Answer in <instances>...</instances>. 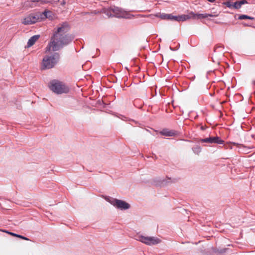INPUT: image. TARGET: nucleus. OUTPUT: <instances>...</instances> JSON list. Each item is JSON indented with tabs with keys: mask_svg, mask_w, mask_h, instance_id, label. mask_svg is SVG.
Segmentation results:
<instances>
[{
	"mask_svg": "<svg viewBox=\"0 0 255 255\" xmlns=\"http://www.w3.org/2000/svg\"><path fill=\"white\" fill-rule=\"evenodd\" d=\"M70 29L69 24L67 22H63L58 27L51 41L46 48L45 52L50 51L51 49L53 51H58L64 45H67L72 40V37L66 34Z\"/></svg>",
	"mask_w": 255,
	"mask_h": 255,
	"instance_id": "obj_1",
	"label": "nucleus"
},
{
	"mask_svg": "<svg viewBox=\"0 0 255 255\" xmlns=\"http://www.w3.org/2000/svg\"><path fill=\"white\" fill-rule=\"evenodd\" d=\"M193 151L196 154H199L201 151V148L200 146L196 145L192 148Z\"/></svg>",
	"mask_w": 255,
	"mask_h": 255,
	"instance_id": "obj_16",
	"label": "nucleus"
},
{
	"mask_svg": "<svg viewBox=\"0 0 255 255\" xmlns=\"http://www.w3.org/2000/svg\"><path fill=\"white\" fill-rule=\"evenodd\" d=\"M238 19H240V20L244 19H249L253 20V19H254V17L248 16L247 15L242 14L239 16Z\"/></svg>",
	"mask_w": 255,
	"mask_h": 255,
	"instance_id": "obj_17",
	"label": "nucleus"
},
{
	"mask_svg": "<svg viewBox=\"0 0 255 255\" xmlns=\"http://www.w3.org/2000/svg\"><path fill=\"white\" fill-rule=\"evenodd\" d=\"M136 240L147 245L152 246L157 245L161 242V240L154 237H145L143 236H137Z\"/></svg>",
	"mask_w": 255,
	"mask_h": 255,
	"instance_id": "obj_7",
	"label": "nucleus"
},
{
	"mask_svg": "<svg viewBox=\"0 0 255 255\" xmlns=\"http://www.w3.org/2000/svg\"><path fill=\"white\" fill-rule=\"evenodd\" d=\"M224 49V47L222 44L216 45L214 48L215 56L219 57L223 56Z\"/></svg>",
	"mask_w": 255,
	"mask_h": 255,
	"instance_id": "obj_10",
	"label": "nucleus"
},
{
	"mask_svg": "<svg viewBox=\"0 0 255 255\" xmlns=\"http://www.w3.org/2000/svg\"><path fill=\"white\" fill-rule=\"evenodd\" d=\"M59 54L58 53H54L51 55L45 56L42 60V67L43 69L53 68L58 62Z\"/></svg>",
	"mask_w": 255,
	"mask_h": 255,
	"instance_id": "obj_4",
	"label": "nucleus"
},
{
	"mask_svg": "<svg viewBox=\"0 0 255 255\" xmlns=\"http://www.w3.org/2000/svg\"><path fill=\"white\" fill-rule=\"evenodd\" d=\"M102 12L105 13L108 17L130 18L129 14L122 9L115 6H112L109 8H104L102 10Z\"/></svg>",
	"mask_w": 255,
	"mask_h": 255,
	"instance_id": "obj_2",
	"label": "nucleus"
},
{
	"mask_svg": "<svg viewBox=\"0 0 255 255\" xmlns=\"http://www.w3.org/2000/svg\"><path fill=\"white\" fill-rule=\"evenodd\" d=\"M149 16H152V14H150Z\"/></svg>",
	"mask_w": 255,
	"mask_h": 255,
	"instance_id": "obj_26",
	"label": "nucleus"
},
{
	"mask_svg": "<svg viewBox=\"0 0 255 255\" xmlns=\"http://www.w3.org/2000/svg\"><path fill=\"white\" fill-rule=\"evenodd\" d=\"M201 142H206L209 143H217V144H223L224 140H222L218 136H210L200 139Z\"/></svg>",
	"mask_w": 255,
	"mask_h": 255,
	"instance_id": "obj_9",
	"label": "nucleus"
},
{
	"mask_svg": "<svg viewBox=\"0 0 255 255\" xmlns=\"http://www.w3.org/2000/svg\"><path fill=\"white\" fill-rule=\"evenodd\" d=\"M155 16L157 17H159L162 19H166L168 20L169 14L165 13H158L154 15Z\"/></svg>",
	"mask_w": 255,
	"mask_h": 255,
	"instance_id": "obj_14",
	"label": "nucleus"
},
{
	"mask_svg": "<svg viewBox=\"0 0 255 255\" xmlns=\"http://www.w3.org/2000/svg\"><path fill=\"white\" fill-rule=\"evenodd\" d=\"M233 5V8L236 9H238L240 8L242 6V5L240 2V1H237L235 2H234V4Z\"/></svg>",
	"mask_w": 255,
	"mask_h": 255,
	"instance_id": "obj_18",
	"label": "nucleus"
},
{
	"mask_svg": "<svg viewBox=\"0 0 255 255\" xmlns=\"http://www.w3.org/2000/svg\"><path fill=\"white\" fill-rule=\"evenodd\" d=\"M39 13H32L26 16L22 21L24 25H30L40 20Z\"/></svg>",
	"mask_w": 255,
	"mask_h": 255,
	"instance_id": "obj_8",
	"label": "nucleus"
},
{
	"mask_svg": "<svg viewBox=\"0 0 255 255\" xmlns=\"http://www.w3.org/2000/svg\"><path fill=\"white\" fill-rule=\"evenodd\" d=\"M39 14L40 17H41L40 20L46 18H52V12L50 11H44L42 13H39Z\"/></svg>",
	"mask_w": 255,
	"mask_h": 255,
	"instance_id": "obj_13",
	"label": "nucleus"
},
{
	"mask_svg": "<svg viewBox=\"0 0 255 255\" xmlns=\"http://www.w3.org/2000/svg\"><path fill=\"white\" fill-rule=\"evenodd\" d=\"M106 200L116 208L120 210H127L130 208V205L126 202L111 197H107Z\"/></svg>",
	"mask_w": 255,
	"mask_h": 255,
	"instance_id": "obj_6",
	"label": "nucleus"
},
{
	"mask_svg": "<svg viewBox=\"0 0 255 255\" xmlns=\"http://www.w3.org/2000/svg\"><path fill=\"white\" fill-rule=\"evenodd\" d=\"M244 25H246V26H251V24H245V23H244Z\"/></svg>",
	"mask_w": 255,
	"mask_h": 255,
	"instance_id": "obj_25",
	"label": "nucleus"
},
{
	"mask_svg": "<svg viewBox=\"0 0 255 255\" xmlns=\"http://www.w3.org/2000/svg\"><path fill=\"white\" fill-rule=\"evenodd\" d=\"M3 232H4L5 233H8V234L13 236L16 237L21 238L22 239H23V240H27V241L29 240V239L25 237L24 236H22L21 235H18V234H15V233H13L9 232H8V231H4Z\"/></svg>",
	"mask_w": 255,
	"mask_h": 255,
	"instance_id": "obj_15",
	"label": "nucleus"
},
{
	"mask_svg": "<svg viewBox=\"0 0 255 255\" xmlns=\"http://www.w3.org/2000/svg\"><path fill=\"white\" fill-rule=\"evenodd\" d=\"M232 144H233L235 146H237L238 147H239L240 148H242V147H246V146H244V145H243L242 144L238 143L232 142Z\"/></svg>",
	"mask_w": 255,
	"mask_h": 255,
	"instance_id": "obj_20",
	"label": "nucleus"
},
{
	"mask_svg": "<svg viewBox=\"0 0 255 255\" xmlns=\"http://www.w3.org/2000/svg\"><path fill=\"white\" fill-rule=\"evenodd\" d=\"M65 3H66V2L65 1V0H63V1L61 2V4L62 5H64Z\"/></svg>",
	"mask_w": 255,
	"mask_h": 255,
	"instance_id": "obj_23",
	"label": "nucleus"
},
{
	"mask_svg": "<svg viewBox=\"0 0 255 255\" xmlns=\"http://www.w3.org/2000/svg\"><path fill=\"white\" fill-rule=\"evenodd\" d=\"M240 2L241 5H243L244 4H246V3H248V1L246 0H240Z\"/></svg>",
	"mask_w": 255,
	"mask_h": 255,
	"instance_id": "obj_21",
	"label": "nucleus"
},
{
	"mask_svg": "<svg viewBox=\"0 0 255 255\" xmlns=\"http://www.w3.org/2000/svg\"><path fill=\"white\" fill-rule=\"evenodd\" d=\"M49 87L51 91L57 94L68 93L69 88L63 82L57 80H53L49 83Z\"/></svg>",
	"mask_w": 255,
	"mask_h": 255,
	"instance_id": "obj_3",
	"label": "nucleus"
},
{
	"mask_svg": "<svg viewBox=\"0 0 255 255\" xmlns=\"http://www.w3.org/2000/svg\"><path fill=\"white\" fill-rule=\"evenodd\" d=\"M160 133L161 135H165L166 136H172L176 134V132L174 130H168L167 129H163L161 131H160Z\"/></svg>",
	"mask_w": 255,
	"mask_h": 255,
	"instance_id": "obj_11",
	"label": "nucleus"
},
{
	"mask_svg": "<svg viewBox=\"0 0 255 255\" xmlns=\"http://www.w3.org/2000/svg\"><path fill=\"white\" fill-rule=\"evenodd\" d=\"M39 35H34L30 38L27 42V47L32 46L39 38Z\"/></svg>",
	"mask_w": 255,
	"mask_h": 255,
	"instance_id": "obj_12",
	"label": "nucleus"
},
{
	"mask_svg": "<svg viewBox=\"0 0 255 255\" xmlns=\"http://www.w3.org/2000/svg\"><path fill=\"white\" fill-rule=\"evenodd\" d=\"M213 15L212 14H209L207 13L205 14H196L193 12H191L190 13V15H185V14H182V15H179L177 16L173 15V21H184L186 20L187 19H188L191 17L194 18H207L208 16H212Z\"/></svg>",
	"mask_w": 255,
	"mask_h": 255,
	"instance_id": "obj_5",
	"label": "nucleus"
},
{
	"mask_svg": "<svg viewBox=\"0 0 255 255\" xmlns=\"http://www.w3.org/2000/svg\"><path fill=\"white\" fill-rule=\"evenodd\" d=\"M168 20L173 21V15H172V14H169Z\"/></svg>",
	"mask_w": 255,
	"mask_h": 255,
	"instance_id": "obj_22",
	"label": "nucleus"
},
{
	"mask_svg": "<svg viewBox=\"0 0 255 255\" xmlns=\"http://www.w3.org/2000/svg\"><path fill=\"white\" fill-rule=\"evenodd\" d=\"M224 4L227 7L230 8H233L234 2H231L230 0H228L224 3Z\"/></svg>",
	"mask_w": 255,
	"mask_h": 255,
	"instance_id": "obj_19",
	"label": "nucleus"
},
{
	"mask_svg": "<svg viewBox=\"0 0 255 255\" xmlns=\"http://www.w3.org/2000/svg\"><path fill=\"white\" fill-rule=\"evenodd\" d=\"M208 1H209V2H214L216 0H207Z\"/></svg>",
	"mask_w": 255,
	"mask_h": 255,
	"instance_id": "obj_24",
	"label": "nucleus"
}]
</instances>
